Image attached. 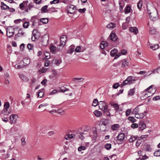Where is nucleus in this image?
Wrapping results in <instances>:
<instances>
[{
  "label": "nucleus",
  "instance_id": "34",
  "mask_svg": "<svg viewBox=\"0 0 160 160\" xmlns=\"http://www.w3.org/2000/svg\"><path fill=\"white\" fill-rule=\"evenodd\" d=\"M131 8L128 5H127L124 9V12L125 14H127L130 12Z\"/></svg>",
  "mask_w": 160,
  "mask_h": 160
},
{
  "label": "nucleus",
  "instance_id": "54",
  "mask_svg": "<svg viewBox=\"0 0 160 160\" xmlns=\"http://www.w3.org/2000/svg\"><path fill=\"white\" fill-rule=\"evenodd\" d=\"M154 155L156 157L160 156V150L155 151L154 153Z\"/></svg>",
  "mask_w": 160,
  "mask_h": 160
},
{
  "label": "nucleus",
  "instance_id": "30",
  "mask_svg": "<svg viewBox=\"0 0 160 160\" xmlns=\"http://www.w3.org/2000/svg\"><path fill=\"white\" fill-rule=\"evenodd\" d=\"M53 62L57 66H59V65L61 63L62 60L61 59H54L53 60Z\"/></svg>",
  "mask_w": 160,
  "mask_h": 160
},
{
  "label": "nucleus",
  "instance_id": "16",
  "mask_svg": "<svg viewBox=\"0 0 160 160\" xmlns=\"http://www.w3.org/2000/svg\"><path fill=\"white\" fill-rule=\"evenodd\" d=\"M129 31L131 32H133L135 34L138 33V30L136 27H131L129 28Z\"/></svg>",
  "mask_w": 160,
  "mask_h": 160
},
{
  "label": "nucleus",
  "instance_id": "26",
  "mask_svg": "<svg viewBox=\"0 0 160 160\" xmlns=\"http://www.w3.org/2000/svg\"><path fill=\"white\" fill-rule=\"evenodd\" d=\"M135 88H134L132 89H131L128 92V95L132 96H133L135 92Z\"/></svg>",
  "mask_w": 160,
  "mask_h": 160
},
{
  "label": "nucleus",
  "instance_id": "36",
  "mask_svg": "<svg viewBox=\"0 0 160 160\" xmlns=\"http://www.w3.org/2000/svg\"><path fill=\"white\" fill-rule=\"evenodd\" d=\"M112 107L114 108L116 112H117L119 111V106L118 104H113L112 105Z\"/></svg>",
  "mask_w": 160,
  "mask_h": 160
},
{
  "label": "nucleus",
  "instance_id": "7",
  "mask_svg": "<svg viewBox=\"0 0 160 160\" xmlns=\"http://www.w3.org/2000/svg\"><path fill=\"white\" fill-rule=\"evenodd\" d=\"M135 78V77H133L132 76H129L124 81H125V82L127 83V85L128 84H130L133 83L136 80Z\"/></svg>",
  "mask_w": 160,
  "mask_h": 160
},
{
  "label": "nucleus",
  "instance_id": "22",
  "mask_svg": "<svg viewBox=\"0 0 160 160\" xmlns=\"http://www.w3.org/2000/svg\"><path fill=\"white\" fill-rule=\"evenodd\" d=\"M75 47L74 45H72L70 46L69 49L67 51V53L70 54H72L74 51Z\"/></svg>",
  "mask_w": 160,
  "mask_h": 160
},
{
  "label": "nucleus",
  "instance_id": "8",
  "mask_svg": "<svg viewBox=\"0 0 160 160\" xmlns=\"http://www.w3.org/2000/svg\"><path fill=\"white\" fill-rule=\"evenodd\" d=\"M18 118V115L15 114H12L9 117L10 121L11 124L16 123L17 118Z\"/></svg>",
  "mask_w": 160,
  "mask_h": 160
},
{
  "label": "nucleus",
  "instance_id": "42",
  "mask_svg": "<svg viewBox=\"0 0 160 160\" xmlns=\"http://www.w3.org/2000/svg\"><path fill=\"white\" fill-rule=\"evenodd\" d=\"M142 1L143 0H140L137 3V7L139 9L142 8Z\"/></svg>",
  "mask_w": 160,
  "mask_h": 160
},
{
  "label": "nucleus",
  "instance_id": "27",
  "mask_svg": "<svg viewBox=\"0 0 160 160\" xmlns=\"http://www.w3.org/2000/svg\"><path fill=\"white\" fill-rule=\"evenodd\" d=\"M95 115L97 117H100L102 115V112L97 110H95L93 112Z\"/></svg>",
  "mask_w": 160,
  "mask_h": 160
},
{
  "label": "nucleus",
  "instance_id": "39",
  "mask_svg": "<svg viewBox=\"0 0 160 160\" xmlns=\"http://www.w3.org/2000/svg\"><path fill=\"white\" fill-rule=\"evenodd\" d=\"M20 77L21 79L24 82H27L28 80L27 77L23 74L20 75Z\"/></svg>",
  "mask_w": 160,
  "mask_h": 160
},
{
  "label": "nucleus",
  "instance_id": "5",
  "mask_svg": "<svg viewBox=\"0 0 160 160\" xmlns=\"http://www.w3.org/2000/svg\"><path fill=\"white\" fill-rule=\"evenodd\" d=\"M49 39L48 36L46 35H43L40 40L41 42L42 46H45L47 45L48 44V41Z\"/></svg>",
  "mask_w": 160,
  "mask_h": 160
},
{
  "label": "nucleus",
  "instance_id": "3",
  "mask_svg": "<svg viewBox=\"0 0 160 160\" xmlns=\"http://www.w3.org/2000/svg\"><path fill=\"white\" fill-rule=\"evenodd\" d=\"M39 32H38L37 29H34L33 30L32 33V37L31 40L32 41H34L35 40L38 39L40 37Z\"/></svg>",
  "mask_w": 160,
  "mask_h": 160
},
{
  "label": "nucleus",
  "instance_id": "59",
  "mask_svg": "<svg viewBox=\"0 0 160 160\" xmlns=\"http://www.w3.org/2000/svg\"><path fill=\"white\" fill-rule=\"evenodd\" d=\"M120 86V84L118 83H116L112 86V88L114 89L117 88Z\"/></svg>",
  "mask_w": 160,
  "mask_h": 160
},
{
  "label": "nucleus",
  "instance_id": "56",
  "mask_svg": "<svg viewBox=\"0 0 160 160\" xmlns=\"http://www.w3.org/2000/svg\"><path fill=\"white\" fill-rule=\"evenodd\" d=\"M27 48L29 50H32L33 48V45L32 44L28 43L27 45Z\"/></svg>",
  "mask_w": 160,
  "mask_h": 160
},
{
  "label": "nucleus",
  "instance_id": "15",
  "mask_svg": "<svg viewBox=\"0 0 160 160\" xmlns=\"http://www.w3.org/2000/svg\"><path fill=\"white\" fill-rule=\"evenodd\" d=\"M122 64V67L124 68L128 66L129 63L126 59H124L122 61H121Z\"/></svg>",
  "mask_w": 160,
  "mask_h": 160
},
{
  "label": "nucleus",
  "instance_id": "62",
  "mask_svg": "<svg viewBox=\"0 0 160 160\" xmlns=\"http://www.w3.org/2000/svg\"><path fill=\"white\" fill-rule=\"evenodd\" d=\"M21 141L22 142V146H24L26 144V142L25 141V138L24 137H22L21 138Z\"/></svg>",
  "mask_w": 160,
  "mask_h": 160
},
{
  "label": "nucleus",
  "instance_id": "13",
  "mask_svg": "<svg viewBox=\"0 0 160 160\" xmlns=\"http://www.w3.org/2000/svg\"><path fill=\"white\" fill-rule=\"evenodd\" d=\"M28 3V0L23 1L22 3H20L19 5V8L21 10H23V8L24 7H25V8H26V5H27Z\"/></svg>",
  "mask_w": 160,
  "mask_h": 160
},
{
  "label": "nucleus",
  "instance_id": "46",
  "mask_svg": "<svg viewBox=\"0 0 160 160\" xmlns=\"http://www.w3.org/2000/svg\"><path fill=\"white\" fill-rule=\"evenodd\" d=\"M128 120L132 123L136 122V120L133 117L129 116L128 118Z\"/></svg>",
  "mask_w": 160,
  "mask_h": 160
},
{
  "label": "nucleus",
  "instance_id": "53",
  "mask_svg": "<svg viewBox=\"0 0 160 160\" xmlns=\"http://www.w3.org/2000/svg\"><path fill=\"white\" fill-rule=\"evenodd\" d=\"M44 54L45 56V57L46 59L48 60L50 58V54L49 52H44Z\"/></svg>",
  "mask_w": 160,
  "mask_h": 160
},
{
  "label": "nucleus",
  "instance_id": "64",
  "mask_svg": "<svg viewBox=\"0 0 160 160\" xmlns=\"http://www.w3.org/2000/svg\"><path fill=\"white\" fill-rule=\"evenodd\" d=\"M141 105H138L134 109V111H135V112L137 113H138V112L139 111V107Z\"/></svg>",
  "mask_w": 160,
  "mask_h": 160
},
{
  "label": "nucleus",
  "instance_id": "48",
  "mask_svg": "<svg viewBox=\"0 0 160 160\" xmlns=\"http://www.w3.org/2000/svg\"><path fill=\"white\" fill-rule=\"evenodd\" d=\"M83 50H82L81 47L79 46H78L76 47V48L75 50V51L77 52H83Z\"/></svg>",
  "mask_w": 160,
  "mask_h": 160
},
{
  "label": "nucleus",
  "instance_id": "19",
  "mask_svg": "<svg viewBox=\"0 0 160 160\" xmlns=\"http://www.w3.org/2000/svg\"><path fill=\"white\" fill-rule=\"evenodd\" d=\"M118 51L116 48H114L112 50L110 53V55L112 57H114L118 52Z\"/></svg>",
  "mask_w": 160,
  "mask_h": 160
},
{
  "label": "nucleus",
  "instance_id": "4",
  "mask_svg": "<svg viewBox=\"0 0 160 160\" xmlns=\"http://www.w3.org/2000/svg\"><path fill=\"white\" fill-rule=\"evenodd\" d=\"M76 7L73 5H71L67 7V13L68 14H73L76 12Z\"/></svg>",
  "mask_w": 160,
  "mask_h": 160
},
{
  "label": "nucleus",
  "instance_id": "11",
  "mask_svg": "<svg viewBox=\"0 0 160 160\" xmlns=\"http://www.w3.org/2000/svg\"><path fill=\"white\" fill-rule=\"evenodd\" d=\"M38 16L37 15H35L31 17L30 21L32 22V28H33L34 27L35 24L37 23V21L38 20Z\"/></svg>",
  "mask_w": 160,
  "mask_h": 160
},
{
  "label": "nucleus",
  "instance_id": "20",
  "mask_svg": "<svg viewBox=\"0 0 160 160\" xmlns=\"http://www.w3.org/2000/svg\"><path fill=\"white\" fill-rule=\"evenodd\" d=\"M144 150L147 152H151L152 149L151 146L148 144H147L144 145Z\"/></svg>",
  "mask_w": 160,
  "mask_h": 160
},
{
  "label": "nucleus",
  "instance_id": "24",
  "mask_svg": "<svg viewBox=\"0 0 160 160\" xmlns=\"http://www.w3.org/2000/svg\"><path fill=\"white\" fill-rule=\"evenodd\" d=\"M50 49L51 52L53 54H55L56 53V51H57V48L55 46L53 45H51Z\"/></svg>",
  "mask_w": 160,
  "mask_h": 160
},
{
  "label": "nucleus",
  "instance_id": "45",
  "mask_svg": "<svg viewBox=\"0 0 160 160\" xmlns=\"http://www.w3.org/2000/svg\"><path fill=\"white\" fill-rule=\"evenodd\" d=\"M93 136L92 137V139L95 141L96 140L97 137V131L96 130L94 131H93Z\"/></svg>",
  "mask_w": 160,
  "mask_h": 160
},
{
  "label": "nucleus",
  "instance_id": "38",
  "mask_svg": "<svg viewBox=\"0 0 160 160\" xmlns=\"http://www.w3.org/2000/svg\"><path fill=\"white\" fill-rule=\"evenodd\" d=\"M101 44L103 45V47H102V45H100V47L102 49L104 48L105 47H107L108 45V42L104 41L102 42L101 43Z\"/></svg>",
  "mask_w": 160,
  "mask_h": 160
},
{
  "label": "nucleus",
  "instance_id": "47",
  "mask_svg": "<svg viewBox=\"0 0 160 160\" xmlns=\"http://www.w3.org/2000/svg\"><path fill=\"white\" fill-rule=\"evenodd\" d=\"M83 134H84L83 132H80L79 133H77V136L79 137V138L83 140L84 138V137L83 136ZM76 135H77V134H76Z\"/></svg>",
  "mask_w": 160,
  "mask_h": 160
},
{
  "label": "nucleus",
  "instance_id": "63",
  "mask_svg": "<svg viewBox=\"0 0 160 160\" xmlns=\"http://www.w3.org/2000/svg\"><path fill=\"white\" fill-rule=\"evenodd\" d=\"M58 89L56 90V89H54L49 94V95H51L52 94H54L58 92Z\"/></svg>",
  "mask_w": 160,
  "mask_h": 160
},
{
  "label": "nucleus",
  "instance_id": "28",
  "mask_svg": "<svg viewBox=\"0 0 160 160\" xmlns=\"http://www.w3.org/2000/svg\"><path fill=\"white\" fill-rule=\"evenodd\" d=\"M48 5H46L42 7L41 9V11L42 13H45L47 12V10H48Z\"/></svg>",
  "mask_w": 160,
  "mask_h": 160
},
{
  "label": "nucleus",
  "instance_id": "6",
  "mask_svg": "<svg viewBox=\"0 0 160 160\" xmlns=\"http://www.w3.org/2000/svg\"><path fill=\"white\" fill-rule=\"evenodd\" d=\"M67 37L65 35H62L60 38V43L59 45L60 47L62 46V48L65 45L67 41Z\"/></svg>",
  "mask_w": 160,
  "mask_h": 160
},
{
  "label": "nucleus",
  "instance_id": "61",
  "mask_svg": "<svg viewBox=\"0 0 160 160\" xmlns=\"http://www.w3.org/2000/svg\"><path fill=\"white\" fill-rule=\"evenodd\" d=\"M46 71V69L44 68L43 67L42 68H40L38 71V72H40L41 73H43Z\"/></svg>",
  "mask_w": 160,
  "mask_h": 160
},
{
  "label": "nucleus",
  "instance_id": "49",
  "mask_svg": "<svg viewBox=\"0 0 160 160\" xmlns=\"http://www.w3.org/2000/svg\"><path fill=\"white\" fill-rule=\"evenodd\" d=\"M150 96H148V94H145L143 95H142L140 98L142 100H144L147 99Z\"/></svg>",
  "mask_w": 160,
  "mask_h": 160
},
{
  "label": "nucleus",
  "instance_id": "18",
  "mask_svg": "<svg viewBox=\"0 0 160 160\" xmlns=\"http://www.w3.org/2000/svg\"><path fill=\"white\" fill-rule=\"evenodd\" d=\"M69 90V89L67 88L64 86H61L58 88V91L59 92H64L65 91Z\"/></svg>",
  "mask_w": 160,
  "mask_h": 160
},
{
  "label": "nucleus",
  "instance_id": "35",
  "mask_svg": "<svg viewBox=\"0 0 160 160\" xmlns=\"http://www.w3.org/2000/svg\"><path fill=\"white\" fill-rule=\"evenodd\" d=\"M99 103H100L98 101V99L97 98H95L93 100L92 105L94 107H96L97 106L98 104V105Z\"/></svg>",
  "mask_w": 160,
  "mask_h": 160
},
{
  "label": "nucleus",
  "instance_id": "1",
  "mask_svg": "<svg viewBox=\"0 0 160 160\" xmlns=\"http://www.w3.org/2000/svg\"><path fill=\"white\" fill-rule=\"evenodd\" d=\"M131 127L134 129L138 127V131L143 130L146 127L145 123L142 121H140L138 124L134 123L132 124Z\"/></svg>",
  "mask_w": 160,
  "mask_h": 160
},
{
  "label": "nucleus",
  "instance_id": "10",
  "mask_svg": "<svg viewBox=\"0 0 160 160\" xmlns=\"http://www.w3.org/2000/svg\"><path fill=\"white\" fill-rule=\"evenodd\" d=\"M14 28L10 29L7 28V35L9 38L11 37L14 33Z\"/></svg>",
  "mask_w": 160,
  "mask_h": 160
},
{
  "label": "nucleus",
  "instance_id": "55",
  "mask_svg": "<svg viewBox=\"0 0 160 160\" xmlns=\"http://www.w3.org/2000/svg\"><path fill=\"white\" fill-rule=\"evenodd\" d=\"M152 13L150 12L149 14V18L152 20H155L156 19V18L154 16L152 15Z\"/></svg>",
  "mask_w": 160,
  "mask_h": 160
},
{
  "label": "nucleus",
  "instance_id": "23",
  "mask_svg": "<svg viewBox=\"0 0 160 160\" xmlns=\"http://www.w3.org/2000/svg\"><path fill=\"white\" fill-rule=\"evenodd\" d=\"M34 2H29V4L28 3L27 5H26V8H28V9L29 10H31V8L34 7Z\"/></svg>",
  "mask_w": 160,
  "mask_h": 160
},
{
  "label": "nucleus",
  "instance_id": "58",
  "mask_svg": "<svg viewBox=\"0 0 160 160\" xmlns=\"http://www.w3.org/2000/svg\"><path fill=\"white\" fill-rule=\"evenodd\" d=\"M60 1L59 0H53L52 1H50V4L52 5L53 4H56L58 3H59Z\"/></svg>",
  "mask_w": 160,
  "mask_h": 160
},
{
  "label": "nucleus",
  "instance_id": "37",
  "mask_svg": "<svg viewBox=\"0 0 160 160\" xmlns=\"http://www.w3.org/2000/svg\"><path fill=\"white\" fill-rule=\"evenodd\" d=\"M159 48L158 44H157L156 45H152L150 46V48L153 50H156Z\"/></svg>",
  "mask_w": 160,
  "mask_h": 160
},
{
  "label": "nucleus",
  "instance_id": "32",
  "mask_svg": "<svg viewBox=\"0 0 160 160\" xmlns=\"http://www.w3.org/2000/svg\"><path fill=\"white\" fill-rule=\"evenodd\" d=\"M40 22L44 24H46L48 22V19L47 18H43L39 19Z\"/></svg>",
  "mask_w": 160,
  "mask_h": 160
},
{
  "label": "nucleus",
  "instance_id": "31",
  "mask_svg": "<svg viewBox=\"0 0 160 160\" xmlns=\"http://www.w3.org/2000/svg\"><path fill=\"white\" fill-rule=\"evenodd\" d=\"M138 136H134L132 135L131 136L130 138H129V141L130 142H132L135 140H137L138 138Z\"/></svg>",
  "mask_w": 160,
  "mask_h": 160
},
{
  "label": "nucleus",
  "instance_id": "2",
  "mask_svg": "<svg viewBox=\"0 0 160 160\" xmlns=\"http://www.w3.org/2000/svg\"><path fill=\"white\" fill-rule=\"evenodd\" d=\"M99 103H100L98 104L99 109L103 111L104 114L107 111L108 105H107L106 103H104L103 101H101L99 102Z\"/></svg>",
  "mask_w": 160,
  "mask_h": 160
},
{
  "label": "nucleus",
  "instance_id": "43",
  "mask_svg": "<svg viewBox=\"0 0 160 160\" xmlns=\"http://www.w3.org/2000/svg\"><path fill=\"white\" fill-rule=\"evenodd\" d=\"M109 119H110L109 118H108V119H105L104 121H102L101 126L102 125H103L105 126H108V123H109L108 121Z\"/></svg>",
  "mask_w": 160,
  "mask_h": 160
},
{
  "label": "nucleus",
  "instance_id": "33",
  "mask_svg": "<svg viewBox=\"0 0 160 160\" xmlns=\"http://www.w3.org/2000/svg\"><path fill=\"white\" fill-rule=\"evenodd\" d=\"M148 113V111L147 110H145L143 112L139 113V116H140V119L143 118L146 115V114Z\"/></svg>",
  "mask_w": 160,
  "mask_h": 160
},
{
  "label": "nucleus",
  "instance_id": "52",
  "mask_svg": "<svg viewBox=\"0 0 160 160\" xmlns=\"http://www.w3.org/2000/svg\"><path fill=\"white\" fill-rule=\"evenodd\" d=\"M10 107L9 103L8 102H5L4 105V108L3 109H8Z\"/></svg>",
  "mask_w": 160,
  "mask_h": 160
},
{
  "label": "nucleus",
  "instance_id": "25",
  "mask_svg": "<svg viewBox=\"0 0 160 160\" xmlns=\"http://www.w3.org/2000/svg\"><path fill=\"white\" fill-rule=\"evenodd\" d=\"M116 27V25L114 23H112V22H111L108 24L107 26L106 27L108 28H109L110 29H112Z\"/></svg>",
  "mask_w": 160,
  "mask_h": 160
},
{
  "label": "nucleus",
  "instance_id": "51",
  "mask_svg": "<svg viewBox=\"0 0 160 160\" xmlns=\"http://www.w3.org/2000/svg\"><path fill=\"white\" fill-rule=\"evenodd\" d=\"M29 25V22L28 21L25 22L23 24V27L24 28H28Z\"/></svg>",
  "mask_w": 160,
  "mask_h": 160
},
{
  "label": "nucleus",
  "instance_id": "41",
  "mask_svg": "<svg viewBox=\"0 0 160 160\" xmlns=\"http://www.w3.org/2000/svg\"><path fill=\"white\" fill-rule=\"evenodd\" d=\"M119 127L118 124H114L112 126L111 128L112 130L115 131L117 130Z\"/></svg>",
  "mask_w": 160,
  "mask_h": 160
},
{
  "label": "nucleus",
  "instance_id": "21",
  "mask_svg": "<svg viewBox=\"0 0 160 160\" xmlns=\"http://www.w3.org/2000/svg\"><path fill=\"white\" fill-rule=\"evenodd\" d=\"M1 7L2 10H7L9 8V7L3 2H1Z\"/></svg>",
  "mask_w": 160,
  "mask_h": 160
},
{
  "label": "nucleus",
  "instance_id": "29",
  "mask_svg": "<svg viewBox=\"0 0 160 160\" xmlns=\"http://www.w3.org/2000/svg\"><path fill=\"white\" fill-rule=\"evenodd\" d=\"M1 112L5 115H8L10 113V112L8 109H3L1 111Z\"/></svg>",
  "mask_w": 160,
  "mask_h": 160
},
{
  "label": "nucleus",
  "instance_id": "12",
  "mask_svg": "<svg viewBox=\"0 0 160 160\" xmlns=\"http://www.w3.org/2000/svg\"><path fill=\"white\" fill-rule=\"evenodd\" d=\"M125 135L124 133H121L119 134L117 137L118 141L120 142H122L124 139Z\"/></svg>",
  "mask_w": 160,
  "mask_h": 160
},
{
  "label": "nucleus",
  "instance_id": "60",
  "mask_svg": "<svg viewBox=\"0 0 160 160\" xmlns=\"http://www.w3.org/2000/svg\"><path fill=\"white\" fill-rule=\"evenodd\" d=\"M131 112V109H127L126 112V115L127 116H128L130 115Z\"/></svg>",
  "mask_w": 160,
  "mask_h": 160
},
{
  "label": "nucleus",
  "instance_id": "57",
  "mask_svg": "<svg viewBox=\"0 0 160 160\" xmlns=\"http://www.w3.org/2000/svg\"><path fill=\"white\" fill-rule=\"evenodd\" d=\"M86 149V148L84 146H81L79 147L78 148V150L79 152H81L82 150H84Z\"/></svg>",
  "mask_w": 160,
  "mask_h": 160
},
{
  "label": "nucleus",
  "instance_id": "17",
  "mask_svg": "<svg viewBox=\"0 0 160 160\" xmlns=\"http://www.w3.org/2000/svg\"><path fill=\"white\" fill-rule=\"evenodd\" d=\"M24 64L22 65V67H24L28 65L30 62V60L28 59L24 58L23 60Z\"/></svg>",
  "mask_w": 160,
  "mask_h": 160
},
{
  "label": "nucleus",
  "instance_id": "9",
  "mask_svg": "<svg viewBox=\"0 0 160 160\" xmlns=\"http://www.w3.org/2000/svg\"><path fill=\"white\" fill-rule=\"evenodd\" d=\"M109 38L111 41L114 42H116L118 39V37L115 33L113 32V31L110 33L109 36Z\"/></svg>",
  "mask_w": 160,
  "mask_h": 160
},
{
  "label": "nucleus",
  "instance_id": "40",
  "mask_svg": "<svg viewBox=\"0 0 160 160\" xmlns=\"http://www.w3.org/2000/svg\"><path fill=\"white\" fill-rule=\"evenodd\" d=\"M42 90H44V89H42L40 90V91L39 92L38 94L37 97H40V98H42L44 94V93L42 91H41Z\"/></svg>",
  "mask_w": 160,
  "mask_h": 160
},
{
  "label": "nucleus",
  "instance_id": "50",
  "mask_svg": "<svg viewBox=\"0 0 160 160\" xmlns=\"http://www.w3.org/2000/svg\"><path fill=\"white\" fill-rule=\"evenodd\" d=\"M55 9V8L53 7H52L51 8H49L48 9V10H47V13H50L52 12H54V10Z\"/></svg>",
  "mask_w": 160,
  "mask_h": 160
},
{
  "label": "nucleus",
  "instance_id": "14",
  "mask_svg": "<svg viewBox=\"0 0 160 160\" xmlns=\"http://www.w3.org/2000/svg\"><path fill=\"white\" fill-rule=\"evenodd\" d=\"M22 28L20 29L19 30V32L15 35L14 38L15 40H17L18 37L24 35L25 33L24 32H20V31H22Z\"/></svg>",
  "mask_w": 160,
  "mask_h": 160
},
{
  "label": "nucleus",
  "instance_id": "44",
  "mask_svg": "<svg viewBox=\"0 0 160 160\" xmlns=\"http://www.w3.org/2000/svg\"><path fill=\"white\" fill-rule=\"evenodd\" d=\"M104 148L108 150H110L112 148L111 144L107 143L105 145Z\"/></svg>",
  "mask_w": 160,
  "mask_h": 160
}]
</instances>
